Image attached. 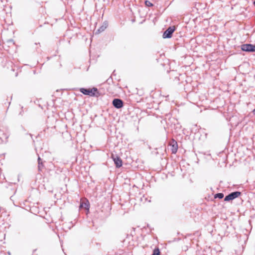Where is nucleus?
Listing matches in <instances>:
<instances>
[{"label": "nucleus", "mask_w": 255, "mask_h": 255, "mask_svg": "<svg viewBox=\"0 0 255 255\" xmlns=\"http://www.w3.org/2000/svg\"><path fill=\"white\" fill-rule=\"evenodd\" d=\"M241 194V192L240 191H235L233 192H232L228 194V195L226 196V197L224 198L225 201H230L231 200H233L235 199V198L238 197L240 196Z\"/></svg>", "instance_id": "2"}, {"label": "nucleus", "mask_w": 255, "mask_h": 255, "mask_svg": "<svg viewBox=\"0 0 255 255\" xmlns=\"http://www.w3.org/2000/svg\"><path fill=\"white\" fill-rule=\"evenodd\" d=\"M83 204H84L83 203H81V204H80V208H82V207H83Z\"/></svg>", "instance_id": "15"}, {"label": "nucleus", "mask_w": 255, "mask_h": 255, "mask_svg": "<svg viewBox=\"0 0 255 255\" xmlns=\"http://www.w3.org/2000/svg\"><path fill=\"white\" fill-rule=\"evenodd\" d=\"M171 146V150L172 153L175 154L177 152L178 149V145L177 142L173 139L170 144Z\"/></svg>", "instance_id": "6"}, {"label": "nucleus", "mask_w": 255, "mask_h": 255, "mask_svg": "<svg viewBox=\"0 0 255 255\" xmlns=\"http://www.w3.org/2000/svg\"><path fill=\"white\" fill-rule=\"evenodd\" d=\"M108 26V22L105 21L103 23V25L99 29H98L97 30V31H95V33L99 34V33H100L101 32L104 31L107 28Z\"/></svg>", "instance_id": "8"}, {"label": "nucleus", "mask_w": 255, "mask_h": 255, "mask_svg": "<svg viewBox=\"0 0 255 255\" xmlns=\"http://www.w3.org/2000/svg\"><path fill=\"white\" fill-rule=\"evenodd\" d=\"M160 252L159 249L158 248H156L154 249L152 255H160Z\"/></svg>", "instance_id": "11"}, {"label": "nucleus", "mask_w": 255, "mask_h": 255, "mask_svg": "<svg viewBox=\"0 0 255 255\" xmlns=\"http://www.w3.org/2000/svg\"><path fill=\"white\" fill-rule=\"evenodd\" d=\"M253 113L255 115V109L253 111Z\"/></svg>", "instance_id": "18"}, {"label": "nucleus", "mask_w": 255, "mask_h": 255, "mask_svg": "<svg viewBox=\"0 0 255 255\" xmlns=\"http://www.w3.org/2000/svg\"><path fill=\"white\" fill-rule=\"evenodd\" d=\"M90 89H86V88H82L80 89V92L81 93H82L83 94L85 95L89 96V94L90 93Z\"/></svg>", "instance_id": "9"}, {"label": "nucleus", "mask_w": 255, "mask_h": 255, "mask_svg": "<svg viewBox=\"0 0 255 255\" xmlns=\"http://www.w3.org/2000/svg\"><path fill=\"white\" fill-rule=\"evenodd\" d=\"M29 135H30V136L32 137V135L31 134H29Z\"/></svg>", "instance_id": "21"}, {"label": "nucleus", "mask_w": 255, "mask_h": 255, "mask_svg": "<svg viewBox=\"0 0 255 255\" xmlns=\"http://www.w3.org/2000/svg\"><path fill=\"white\" fill-rule=\"evenodd\" d=\"M43 167V165L42 162H39V163H38V170L39 171H41Z\"/></svg>", "instance_id": "13"}, {"label": "nucleus", "mask_w": 255, "mask_h": 255, "mask_svg": "<svg viewBox=\"0 0 255 255\" xmlns=\"http://www.w3.org/2000/svg\"><path fill=\"white\" fill-rule=\"evenodd\" d=\"M112 157L117 168H120L122 166L123 162L120 157L118 156L117 155L112 154Z\"/></svg>", "instance_id": "5"}, {"label": "nucleus", "mask_w": 255, "mask_h": 255, "mask_svg": "<svg viewBox=\"0 0 255 255\" xmlns=\"http://www.w3.org/2000/svg\"><path fill=\"white\" fill-rule=\"evenodd\" d=\"M241 49L246 52H255V45L251 44H245L241 45Z\"/></svg>", "instance_id": "3"}, {"label": "nucleus", "mask_w": 255, "mask_h": 255, "mask_svg": "<svg viewBox=\"0 0 255 255\" xmlns=\"http://www.w3.org/2000/svg\"><path fill=\"white\" fill-rule=\"evenodd\" d=\"M84 204H85V205H83V206H87V207H88V205H87L86 203H85ZM85 208H86L87 207H85Z\"/></svg>", "instance_id": "16"}, {"label": "nucleus", "mask_w": 255, "mask_h": 255, "mask_svg": "<svg viewBox=\"0 0 255 255\" xmlns=\"http://www.w3.org/2000/svg\"><path fill=\"white\" fill-rule=\"evenodd\" d=\"M19 115H22V112H20L19 113Z\"/></svg>", "instance_id": "20"}, {"label": "nucleus", "mask_w": 255, "mask_h": 255, "mask_svg": "<svg viewBox=\"0 0 255 255\" xmlns=\"http://www.w3.org/2000/svg\"><path fill=\"white\" fill-rule=\"evenodd\" d=\"M145 5L147 7H150L153 6V4L148 0H145L144 2Z\"/></svg>", "instance_id": "12"}, {"label": "nucleus", "mask_w": 255, "mask_h": 255, "mask_svg": "<svg viewBox=\"0 0 255 255\" xmlns=\"http://www.w3.org/2000/svg\"><path fill=\"white\" fill-rule=\"evenodd\" d=\"M113 106L116 109H121L124 106L123 101L120 99L116 98L114 99L112 102Z\"/></svg>", "instance_id": "4"}, {"label": "nucleus", "mask_w": 255, "mask_h": 255, "mask_svg": "<svg viewBox=\"0 0 255 255\" xmlns=\"http://www.w3.org/2000/svg\"><path fill=\"white\" fill-rule=\"evenodd\" d=\"M253 3H254V5L255 6V0L254 1Z\"/></svg>", "instance_id": "19"}, {"label": "nucleus", "mask_w": 255, "mask_h": 255, "mask_svg": "<svg viewBox=\"0 0 255 255\" xmlns=\"http://www.w3.org/2000/svg\"><path fill=\"white\" fill-rule=\"evenodd\" d=\"M84 204H85V205H83V206H87V207H88V205H87L86 203H85ZM85 208H86L87 207H85Z\"/></svg>", "instance_id": "17"}, {"label": "nucleus", "mask_w": 255, "mask_h": 255, "mask_svg": "<svg viewBox=\"0 0 255 255\" xmlns=\"http://www.w3.org/2000/svg\"><path fill=\"white\" fill-rule=\"evenodd\" d=\"M90 96L98 97L100 96V93L98 91V89L97 88L94 87L90 89Z\"/></svg>", "instance_id": "7"}, {"label": "nucleus", "mask_w": 255, "mask_h": 255, "mask_svg": "<svg viewBox=\"0 0 255 255\" xmlns=\"http://www.w3.org/2000/svg\"><path fill=\"white\" fill-rule=\"evenodd\" d=\"M224 194L222 193H218L214 195L215 198L222 199L224 197Z\"/></svg>", "instance_id": "10"}, {"label": "nucleus", "mask_w": 255, "mask_h": 255, "mask_svg": "<svg viewBox=\"0 0 255 255\" xmlns=\"http://www.w3.org/2000/svg\"><path fill=\"white\" fill-rule=\"evenodd\" d=\"M41 160H41V158L40 157H38V163H39V162H42Z\"/></svg>", "instance_id": "14"}, {"label": "nucleus", "mask_w": 255, "mask_h": 255, "mask_svg": "<svg viewBox=\"0 0 255 255\" xmlns=\"http://www.w3.org/2000/svg\"><path fill=\"white\" fill-rule=\"evenodd\" d=\"M176 28L174 26L168 27L163 32L162 37L163 38H170L172 37L173 33L175 31Z\"/></svg>", "instance_id": "1"}]
</instances>
